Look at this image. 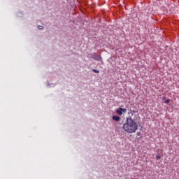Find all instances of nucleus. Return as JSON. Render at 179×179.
<instances>
[{
	"label": "nucleus",
	"instance_id": "1a4fd4ad",
	"mask_svg": "<svg viewBox=\"0 0 179 179\" xmlns=\"http://www.w3.org/2000/svg\"><path fill=\"white\" fill-rule=\"evenodd\" d=\"M162 100H166V96H163Z\"/></svg>",
	"mask_w": 179,
	"mask_h": 179
},
{
	"label": "nucleus",
	"instance_id": "f03ea898",
	"mask_svg": "<svg viewBox=\"0 0 179 179\" xmlns=\"http://www.w3.org/2000/svg\"><path fill=\"white\" fill-rule=\"evenodd\" d=\"M90 58H92V59H94L95 61H101V56H99L96 53L91 54Z\"/></svg>",
	"mask_w": 179,
	"mask_h": 179
},
{
	"label": "nucleus",
	"instance_id": "7ed1b4c3",
	"mask_svg": "<svg viewBox=\"0 0 179 179\" xmlns=\"http://www.w3.org/2000/svg\"><path fill=\"white\" fill-rule=\"evenodd\" d=\"M116 113L118 115H122V113H124V114L127 113V108H119L117 110Z\"/></svg>",
	"mask_w": 179,
	"mask_h": 179
},
{
	"label": "nucleus",
	"instance_id": "0eeeda50",
	"mask_svg": "<svg viewBox=\"0 0 179 179\" xmlns=\"http://www.w3.org/2000/svg\"><path fill=\"white\" fill-rule=\"evenodd\" d=\"M38 29H39V30H43V26L38 25Z\"/></svg>",
	"mask_w": 179,
	"mask_h": 179
},
{
	"label": "nucleus",
	"instance_id": "6e6552de",
	"mask_svg": "<svg viewBox=\"0 0 179 179\" xmlns=\"http://www.w3.org/2000/svg\"><path fill=\"white\" fill-rule=\"evenodd\" d=\"M165 103L166 104H169V103H170V100L169 99L165 100Z\"/></svg>",
	"mask_w": 179,
	"mask_h": 179
},
{
	"label": "nucleus",
	"instance_id": "f257e3e1",
	"mask_svg": "<svg viewBox=\"0 0 179 179\" xmlns=\"http://www.w3.org/2000/svg\"><path fill=\"white\" fill-rule=\"evenodd\" d=\"M135 111L130 110L129 117L126 118V122L123 124V129L127 134H135L138 131V123L135 119Z\"/></svg>",
	"mask_w": 179,
	"mask_h": 179
},
{
	"label": "nucleus",
	"instance_id": "20e7f679",
	"mask_svg": "<svg viewBox=\"0 0 179 179\" xmlns=\"http://www.w3.org/2000/svg\"><path fill=\"white\" fill-rule=\"evenodd\" d=\"M112 119L113 120V121L118 122V121H120V116L114 115L112 117Z\"/></svg>",
	"mask_w": 179,
	"mask_h": 179
},
{
	"label": "nucleus",
	"instance_id": "39448f33",
	"mask_svg": "<svg viewBox=\"0 0 179 179\" xmlns=\"http://www.w3.org/2000/svg\"><path fill=\"white\" fill-rule=\"evenodd\" d=\"M156 159H157V160H159V159H162V156H160V155H157V156H156Z\"/></svg>",
	"mask_w": 179,
	"mask_h": 179
},
{
	"label": "nucleus",
	"instance_id": "423d86ee",
	"mask_svg": "<svg viewBox=\"0 0 179 179\" xmlns=\"http://www.w3.org/2000/svg\"><path fill=\"white\" fill-rule=\"evenodd\" d=\"M92 71L94 72V73H99L100 71L99 70L92 69Z\"/></svg>",
	"mask_w": 179,
	"mask_h": 179
},
{
	"label": "nucleus",
	"instance_id": "9d476101",
	"mask_svg": "<svg viewBox=\"0 0 179 179\" xmlns=\"http://www.w3.org/2000/svg\"><path fill=\"white\" fill-rule=\"evenodd\" d=\"M50 86H52V87H54V84H51V85Z\"/></svg>",
	"mask_w": 179,
	"mask_h": 179
}]
</instances>
